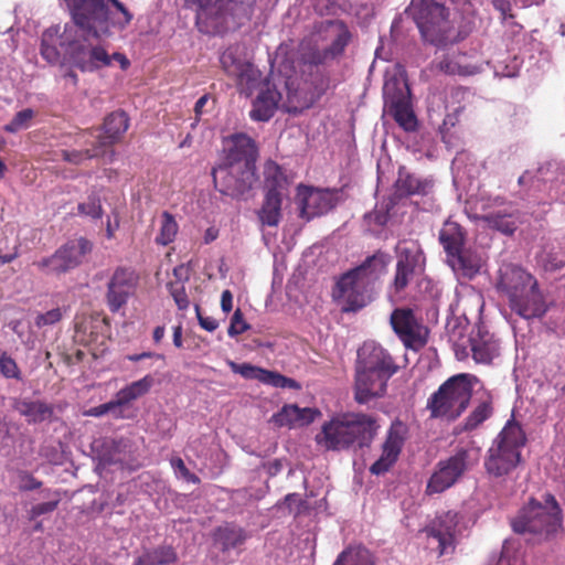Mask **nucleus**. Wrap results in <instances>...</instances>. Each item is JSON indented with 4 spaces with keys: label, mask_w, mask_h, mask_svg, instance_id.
I'll use <instances>...</instances> for the list:
<instances>
[{
    "label": "nucleus",
    "mask_w": 565,
    "mask_h": 565,
    "mask_svg": "<svg viewBox=\"0 0 565 565\" xmlns=\"http://www.w3.org/2000/svg\"><path fill=\"white\" fill-rule=\"evenodd\" d=\"M13 408L21 416H23L29 424H38L50 420L54 414L53 406L41 399H15L13 403Z\"/></svg>",
    "instance_id": "nucleus-30"
},
{
    "label": "nucleus",
    "mask_w": 565,
    "mask_h": 565,
    "mask_svg": "<svg viewBox=\"0 0 565 565\" xmlns=\"http://www.w3.org/2000/svg\"><path fill=\"white\" fill-rule=\"evenodd\" d=\"M434 181L430 178H422L401 169L395 182L396 193L401 196L426 195L431 192Z\"/></svg>",
    "instance_id": "nucleus-32"
},
{
    "label": "nucleus",
    "mask_w": 565,
    "mask_h": 565,
    "mask_svg": "<svg viewBox=\"0 0 565 565\" xmlns=\"http://www.w3.org/2000/svg\"><path fill=\"white\" fill-rule=\"evenodd\" d=\"M526 438L521 426L509 420L488 450L484 466L493 477L511 473L521 461V449Z\"/></svg>",
    "instance_id": "nucleus-9"
},
{
    "label": "nucleus",
    "mask_w": 565,
    "mask_h": 565,
    "mask_svg": "<svg viewBox=\"0 0 565 565\" xmlns=\"http://www.w3.org/2000/svg\"><path fill=\"white\" fill-rule=\"evenodd\" d=\"M333 565H374V563L367 548L350 546L340 553Z\"/></svg>",
    "instance_id": "nucleus-41"
},
{
    "label": "nucleus",
    "mask_w": 565,
    "mask_h": 565,
    "mask_svg": "<svg viewBox=\"0 0 565 565\" xmlns=\"http://www.w3.org/2000/svg\"><path fill=\"white\" fill-rule=\"evenodd\" d=\"M195 313H196V318L199 320L200 326L204 330L212 332L217 329L218 322L212 317L202 316L199 305H195Z\"/></svg>",
    "instance_id": "nucleus-62"
},
{
    "label": "nucleus",
    "mask_w": 565,
    "mask_h": 565,
    "mask_svg": "<svg viewBox=\"0 0 565 565\" xmlns=\"http://www.w3.org/2000/svg\"><path fill=\"white\" fill-rule=\"evenodd\" d=\"M478 379L468 373L449 377L427 401V409L434 418L455 420L469 405Z\"/></svg>",
    "instance_id": "nucleus-6"
},
{
    "label": "nucleus",
    "mask_w": 565,
    "mask_h": 565,
    "mask_svg": "<svg viewBox=\"0 0 565 565\" xmlns=\"http://www.w3.org/2000/svg\"><path fill=\"white\" fill-rule=\"evenodd\" d=\"M390 260V255L379 252L338 279L333 297L345 302V311H356L371 301L373 286L386 271Z\"/></svg>",
    "instance_id": "nucleus-4"
},
{
    "label": "nucleus",
    "mask_w": 565,
    "mask_h": 565,
    "mask_svg": "<svg viewBox=\"0 0 565 565\" xmlns=\"http://www.w3.org/2000/svg\"><path fill=\"white\" fill-rule=\"evenodd\" d=\"M393 330L407 348H419L425 344L423 328L411 309H396L391 316Z\"/></svg>",
    "instance_id": "nucleus-22"
},
{
    "label": "nucleus",
    "mask_w": 565,
    "mask_h": 565,
    "mask_svg": "<svg viewBox=\"0 0 565 565\" xmlns=\"http://www.w3.org/2000/svg\"><path fill=\"white\" fill-rule=\"evenodd\" d=\"M0 373L8 379L20 377V371L15 361L6 353H0Z\"/></svg>",
    "instance_id": "nucleus-57"
},
{
    "label": "nucleus",
    "mask_w": 565,
    "mask_h": 565,
    "mask_svg": "<svg viewBox=\"0 0 565 565\" xmlns=\"http://www.w3.org/2000/svg\"><path fill=\"white\" fill-rule=\"evenodd\" d=\"M428 533L429 537L437 543L439 555L451 553L455 550L456 539L460 534L459 514L447 511L438 515Z\"/></svg>",
    "instance_id": "nucleus-20"
},
{
    "label": "nucleus",
    "mask_w": 565,
    "mask_h": 565,
    "mask_svg": "<svg viewBox=\"0 0 565 565\" xmlns=\"http://www.w3.org/2000/svg\"><path fill=\"white\" fill-rule=\"evenodd\" d=\"M472 358L477 363L489 364L500 353V345L493 334L481 332L470 339Z\"/></svg>",
    "instance_id": "nucleus-31"
},
{
    "label": "nucleus",
    "mask_w": 565,
    "mask_h": 565,
    "mask_svg": "<svg viewBox=\"0 0 565 565\" xmlns=\"http://www.w3.org/2000/svg\"><path fill=\"white\" fill-rule=\"evenodd\" d=\"M93 244L84 237L71 239L49 257H43L33 265L46 275H62L78 267L92 252Z\"/></svg>",
    "instance_id": "nucleus-14"
},
{
    "label": "nucleus",
    "mask_w": 565,
    "mask_h": 565,
    "mask_svg": "<svg viewBox=\"0 0 565 565\" xmlns=\"http://www.w3.org/2000/svg\"><path fill=\"white\" fill-rule=\"evenodd\" d=\"M488 63L473 61L472 56L467 53H449L445 55L438 63L441 72L448 75L471 76L484 70Z\"/></svg>",
    "instance_id": "nucleus-27"
},
{
    "label": "nucleus",
    "mask_w": 565,
    "mask_h": 565,
    "mask_svg": "<svg viewBox=\"0 0 565 565\" xmlns=\"http://www.w3.org/2000/svg\"><path fill=\"white\" fill-rule=\"evenodd\" d=\"M388 204L376 205L373 212L365 214V221L369 224L383 226L388 221Z\"/></svg>",
    "instance_id": "nucleus-59"
},
{
    "label": "nucleus",
    "mask_w": 565,
    "mask_h": 565,
    "mask_svg": "<svg viewBox=\"0 0 565 565\" xmlns=\"http://www.w3.org/2000/svg\"><path fill=\"white\" fill-rule=\"evenodd\" d=\"M228 365L234 373L241 374L245 379H256L260 381L263 369L253 366L250 364H237L230 361Z\"/></svg>",
    "instance_id": "nucleus-58"
},
{
    "label": "nucleus",
    "mask_w": 565,
    "mask_h": 565,
    "mask_svg": "<svg viewBox=\"0 0 565 565\" xmlns=\"http://www.w3.org/2000/svg\"><path fill=\"white\" fill-rule=\"evenodd\" d=\"M97 456L104 466L106 465H125L132 456V443L130 439L105 438L100 443H96Z\"/></svg>",
    "instance_id": "nucleus-24"
},
{
    "label": "nucleus",
    "mask_w": 565,
    "mask_h": 565,
    "mask_svg": "<svg viewBox=\"0 0 565 565\" xmlns=\"http://www.w3.org/2000/svg\"><path fill=\"white\" fill-rule=\"evenodd\" d=\"M493 413L490 399L480 402L465 419L461 431H472L486 422Z\"/></svg>",
    "instance_id": "nucleus-42"
},
{
    "label": "nucleus",
    "mask_w": 565,
    "mask_h": 565,
    "mask_svg": "<svg viewBox=\"0 0 565 565\" xmlns=\"http://www.w3.org/2000/svg\"><path fill=\"white\" fill-rule=\"evenodd\" d=\"M256 156V143L250 137L244 134L232 136L226 161L212 171L218 191L232 198L246 194L257 180Z\"/></svg>",
    "instance_id": "nucleus-2"
},
{
    "label": "nucleus",
    "mask_w": 565,
    "mask_h": 565,
    "mask_svg": "<svg viewBox=\"0 0 565 565\" xmlns=\"http://www.w3.org/2000/svg\"><path fill=\"white\" fill-rule=\"evenodd\" d=\"M196 6V23L204 32H218L249 13L253 0H188Z\"/></svg>",
    "instance_id": "nucleus-11"
},
{
    "label": "nucleus",
    "mask_w": 565,
    "mask_h": 565,
    "mask_svg": "<svg viewBox=\"0 0 565 565\" xmlns=\"http://www.w3.org/2000/svg\"><path fill=\"white\" fill-rule=\"evenodd\" d=\"M405 434L406 427L403 423L395 422L392 424L380 458L370 467L371 473L380 476L388 471L398 458L404 445Z\"/></svg>",
    "instance_id": "nucleus-21"
},
{
    "label": "nucleus",
    "mask_w": 565,
    "mask_h": 565,
    "mask_svg": "<svg viewBox=\"0 0 565 565\" xmlns=\"http://www.w3.org/2000/svg\"><path fill=\"white\" fill-rule=\"evenodd\" d=\"M129 127V119L124 111H115L108 115L104 122V135H94V131L83 134V137L89 135L94 137L99 147L104 150L106 147L116 142Z\"/></svg>",
    "instance_id": "nucleus-29"
},
{
    "label": "nucleus",
    "mask_w": 565,
    "mask_h": 565,
    "mask_svg": "<svg viewBox=\"0 0 565 565\" xmlns=\"http://www.w3.org/2000/svg\"><path fill=\"white\" fill-rule=\"evenodd\" d=\"M479 449L461 448L440 460L427 483V493H441L457 483L465 472L479 461Z\"/></svg>",
    "instance_id": "nucleus-12"
},
{
    "label": "nucleus",
    "mask_w": 565,
    "mask_h": 565,
    "mask_svg": "<svg viewBox=\"0 0 565 565\" xmlns=\"http://www.w3.org/2000/svg\"><path fill=\"white\" fill-rule=\"evenodd\" d=\"M84 145H92V149L85 150H62V157L65 161L73 164H81L84 161L96 158L103 153L102 147H99L97 141H90V139H85Z\"/></svg>",
    "instance_id": "nucleus-43"
},
{
    "label": "nucleus",
    "mask_w": 565,
    "mask_h": 565,
    "mask_svg": "<svg viewBox=\"0 0 565 565\" xmlns=\"http://www.w3.org/2000/svg\"><path fill=\"white\" fill-rule=\"evenodd\" d=\"M279 73L285 77V88L287 90V102L280 105L282 99L281 93L277 90L275 86L266 83L258 93L257 97L253 103L250 110V117L257 121H268L275 114V111L281 107L287 113H296L300 102V82L296 76L289 74L287 66H280Z\"/></svg>",
    "instance_id": "nucleus-10"
},
{
    "label": "nucleus",
    "mask_w": 565,
    "mask_h": 565,
    "mask_svg": "<svg viewBox=\"0 0 565 565\" xmlns=\"http://www.w3.org/2000/svg\"><path fill=\"white\" fill-rule=\"evenodd\" d=\"M324 2H327V0H319L317 3V7H320ZM326 8H327V13L332 14V15L345 13V14L355 15L358 18H361V17H367L371 12V9L367 6H363V4L358 6V4L352 3L349 0H341V1H334V2L328 1V4L326 6Z\"/></svg>",
    "instance_id": "nucleus-40"
},
{
    "label": "nucleus",
    "mask_w": 565,
    "mask_h": 565,
    "mask_svg": "<svg viewBox=\"0 0 565 565\" xmlns=\"http://www.w3.org/2000/svg\"><path fill=\"white\" fill-rule=\"evenodd\" d=\"M320 412L316 408H300L295 404L285 405L278 413L271 416L270 422L277 427H302L311 424Z\"/></svg>",
    "instance_id": "nucleus-28"
},
{
    "label": "nucleus",
    "mask_w": 565,
    "mask_h": 565,
    "mask_svg": "<svg viewBox=\"0 0 565 565\" xmlns=\"http://www.w3.org/2000/svg\"><path fill=\"white\" fill-rule=\"evenodd\" d=\"M423 39L436 46H444L458 40L448 20L447 9L435 0H413L407 9Z\"/></svg>",
    "instance_id": "nucleus-8"
},
{
    "label": "nucleus",
    "mask_w": 565,
    "mask_h": 565,
    "mask_svg": "<svg viewBox=\"0 0 565 565\" xmlns=\"http://www.w3.org/2000/svg\"><path fill=\"white\" fill-rule=\"evenodd\" d=\"M470 218L480 220L484 222L489 227L494 228L503 234H512L516 230V217L514 215V209L511 205L490 212L486 214H470Z\"/></svg>",
    "instance_id": "nucleus-33"
},
{
    "label": "nucleus",
    "mask_w": 565,
    "mask_h": 565,
    "mask_svg": "<svg viewBox=\"0 0 565 565\" xmlns=\"http://www.w3.org/2000/svg\"><path fill=\"white\" fill-rule=\"evenodd\" d=\"M214 543L225 553L244 544L247 539L245 531L236 525L218 526L214 532Z\"/></svg>",
    "instance_id": "nucleus-37"
},
{
    "label": "nucleus",
    "mask_w": 565,
    "mask_h": 565,
    "mask_svg": "<svg viewBox=\"0 0 565 565\" xmlns=\"http://www.w3.org/2000/svg\"><path fill=\"white\" fill-rule=\"evenodd\" d=\"M220 62L224 72L234 77L238 85L250 88L259 77L258 70L241 56L238 46L227 47L222 53Z\"/></svg>",
    "instance_id": "nucleus-19"
},
{
    "label": "nucleus",
    "mask_w": 565,
    "mask_h": 565,
    "mask_svg": "<svg viewBox=\"0 0 565 565\" xmlns=\"http://www.w3.org/2000/svg\"><path fill=\"white\" fill-rule=\"evenodd\" d=\"M448 264L454 271L462 276L472 278L482 267V258L477 253L459 249L455 255L447 258Z\"/></svg>",
    "instance_id": "nucleus-35"
},
{
    "label": "nucleus",
    "mask_w": 565,
    "mask_h": 565,
    "mask_svg": "<svg viewBox=\"0 0 565 565\" xmlns=\"http://www.w3.org/2000/svg\"><path fill=\"white\" fill-rule=\"evenodd\" d=\"M297 204L300 216L307 221L328 213L334 206V195L328 190L299 185Z\"/></svg>",
    "instance_id": "nucleus-17"
},
{
    "label": "nucleus",
    "mask_w": 565,
    "mask_h": 565,
    "mask_svg": "<svg viewBox=\"0 0 565 565\" xmlns=\"http://www.w3.org/2000/svg\"><path fill=\"white\" fill-rule=\"evenodd\" d=\"M495 10L501 13L502 21L505 25H511L512 33L516 34L522 30V26L513 22V14L511 13L510 0H491Z\"/></svg>",
    "instance_id": "nucleus-50"
},
{
    "label": "nucleus",
    "mask_w": 565,
    "mask_h": 565,
    "mask_svg": "<svg viewBox=\"0 0 565 565\" xmlns=\"http://www.w3.org/2000/svg\"><path fill=\"white\" fill-rule=\"evenodd\" d=\"M487 565H520L519 562L511 557V548L508 541L504 542L499 554H492Z\"/></svg>",
    "instance_id": "nucleus-55"
},
{
    "label": "nucleus",
    "mask_w": 565,
    "mask_h": 565,
    "mask_svg": "<svg viewBox=\"0 0 565 565\" xmlns=\"http://www.w3.org/2000/svg\"><path fill=\"white\" fill-rule=\"evenodd\" d=\"M337 24L339 25V33L332 41L331 45L328 49H324L323 55H321L319 52L315 53L313 56L309 58L310 63L318 64L322 62L323 58H327L329 56L334 57L344 51V47L348 45L350 41V32L342 22H339Z\"/></svg>",
    "instance_id": "nucleus-39"
},
{
    "label": "nucleus",
    "mask_w": 565,
    "mask_h": 565,
    "mask_svg": "<svg viewBox=\"0 0 565 565\" xmlns=\"http://www.w3.org/2000/svg\"><path fill=\"white\" fill-rule=\"evenodd\" d=\"M282 192L268 190L264 203L257 212L262 226L276 227L281 220Z\"/></svg>",
    "instance_id": "nucleus-34"
},
{
    "label": "nucleus",
    "mask_w": 565,
    "mask_h": 565,
    "mask_svg": "<svg viewBox=\"0 0 565 565\" xmlns=\"http://www.w3.org/2000/svg\"><path fill=\"white\" fill-rule=\"evenodd\" d=\"M33 117L34 111L31 108L22 109L4 126V130L13 134L26 129L30 127Z\"/></svg>",
    "instance_id": "nucleus-48"
},
{
    "label": "nucleus",
    "mask_w": 565,
    "mask_h": 565,
    "mask_svg": "<svg viewBox=\"0 0 565 565\" xmlns=\"http://www.w3.org/2000/svg\"><path fill=\"white\" fill-rule=\"evenodd\" d=\"M86 416L92 417H103L109 414L114 419H126L127 415L120 411L116 398L114 397L111 401L100 404L98 406L92 407L84 413Z\"/></svg>",
    "instance_id": "nucleus-47"
},
{
    "label": "nucleus",
    "mask_w": 565,
    "mask_h": 565,
    "mask_svg": "<svg viewBox=\"0 0 565 565\" xmlns=\"http://www.w3.org/2000/svg\"><path fill=\"white\" fill-rule=\"evenodd\" d=\"M397 263L392 289L399 295L417 273L423 270L424 255L415 242L403 241L396 245Z\"/></svg>",
    "instance_id": "nucleus-15"
},
{
    "label": "nucleus",
    "mask_w": 565,
    "mask_h": 565,
    "mask_svg": "<svg viewBox=\"0 0 565 565\" xmlns=\"http://www.w3.org/2000/svg\"><path fill=\"white\" fill-rule=\"evenodd\" d=\"M510 307L524 319L542 317L547 310L546 302L536 281L525 292H521V295L510 301Z\"/></svg>",
    "instance_id": "nucleus-25"
},
{
    "label": "nucleus",
    "mask_w": 565,
    "mask_h": 565,
    "mask_svg": "<svg viewBox=\"0 0 565 565\" xmlns=\"http://www.w3.org/2000/svg\"><path fill=\"white\" fill-rule=\"evenodd\" d=\"M285 381H286V376L281 375L279 373L267 371V370H263V372H262L260 382H263L265 384L271 385L274 387L285 388Z\"/></svg>",
    "instance_id": "nucleus-61"
},
{
    "label": "nucleus",
    "mask_w": 565,
    "mask_h": 565,
    "mask_svg": "<svg viewBox=\"0 0 565 565\" xmlns=\"http://www.w3.org/2000/svg\"><path fill=\"white\" fill-rule=\"evenodd\" d=\"M177 561V554L171 546H159L145 552L134 565H168Z\"/></svg>",
    "instance_id": "nucleus-38"
},
{
    "label": "nucleus",
    "mask_w": 565,
    "mask_h": 565,
    "mask_svg": "<svg viewBox=\"0 0 565 565\" xmlns=\"http://www.w3.org/2000/svg\"><path fill=\"white\" fill-rule=\"evenodd\" d=\"M519 66L516 63H513L512 65H505L504 67L495 66L494 67V74L497 76L502 77H513L518 75Z\"/></svg>",
    "instance_id": "nucleus-63"
},
{
    "label": "nucleus",
    "mask_w": 565,
    "mask_h": 565,
    "mask_svg": "<svg viewBox=\"0 0 565 565\" xmlns=\"http://www.w3.org/2000/svg\"><path fill=\"white\" fill-rule=\"evenodd\" d=\"M377 430L372 416L349 413L324 423L316 441L328 450L369 447Z\"/></svg>",
    "instance_id": "nucleus-5"
},
{
    "label": "nucleus",
    "mask_w": 565,
    "mask_h": 565,
    "mask_svg": "<svg viewBox=\"0 0 565 565\" xmlns=\"http://www.w3.org/2000/svg\"><path fill=\"white\" fill-rule=\"evenodd\" d=\"M542 264L547 271H557L565 266V256L561 252L547 253L542 257Z\"/></svg>",
    "instance_id": "nucleus-56"
},
{
    "label": "nucleus",
    "mask_w": 565,
    "mask_h": 565,
    "mask_svg": "<svg viewBox=\"0 0 565 565\" xmlns=\"http://www.w3.org/2000/svg\"><path fill=\"white\" fill-rule=\"evenodd\" d=\"M45 502L34 504L28 512L30 520H35L41 515L52 513L60 503V494L56 491L45 490L42 492Z\"/></svg>",
    "instance_id": "nucleus-46"
},
{
    "label": "nucleus",
    "mask_w": 565,
    "mask_h": 565,
    "mask_svg": "<svg viewBox=\"0 0 565 565\" xmlns=\"http://www.w3.org/2000/svg\"><path fill=\"white\" fill-rule=\"evenodd\" d=\"M536 31H534L530 38V41L527 43L529 51L531 52V57L533 58L535 56V53L539 54V62L548 63L551 61V51L548 47L543 44L541 41H539L535 38Z\"/></svg>",
    "instance_id": "nucleus-54"
},
{
    "label": "nucleus",
    "mask_w": 565,
    "mask_h": 565,
    "mask_svg": "<svg viewBox=\"0 0 565 565\" xmlns=\"http://www.w3.org/2000/svg\"><path fill=\"white\" fill-rule=\"evenodd\" d=\"M383 95L395 121L406 131L416 130L417 119L409 102V87L402 72L386 75Z\"/></svg>",
    "instance_id": "nucleus-13"
},
{
    "label": "nucleus",
    "mask_w": 565,
    "mask_h": 565,
    "mask_svg": "<svg viewBox=\"0 0 565 565\" xmlns=\"http://www.w3.org/2000/svg\"><path fill=\"white\" fill-rule=\"evenodd\" d=\"M444 109H445V118H444V125L445 126H455L456 121H457V115L459 114V111L461 110V107L460 106H457V107H454L450 111L449 109V106L448 104H446L444 106Z\"/></svg>",
    "instance_id": "nucleus-64"
},
{
    "label": "nucleus",
    "mask_w": 565,
    "mask_h": 565,
    "mask_svg": "<svg viewBox=\"0 0 565 565\" xmlns=\"http://www.w3.org/2000/svg\"><path fill=\"white\" fill-rule=\"evenodd\" d=\"M154 384V377L147 374L143 377L134 381L121 387L115 395L117 404L125 415L126 419H132L136 416L132 403L147 395Z\"/></svg>",
    "instance_id": "nucleus-26"
},
{
    "label": "nucleus",
    "mask_w": 565,
    "mask_h": 565,
    "mask_svg": "<svg viewBox=\"0 0 565 565\" xmlns=\"http://www.w3.org/2000/svg\"><path fill=\"white\" fill-rule=\"evenodd\" d=\"M536 280L522 267L513 264H503L499 269L495 284L497 290L504 295L509 302L515 299L521 292H525Z\"/></svg>",
    "instance_id": "nucleus-18"
},
{
    "label": "nucleus",
    "mask_w": 565,
    "mask_h": 565,
    "mask_svg": "<svg viewBox=\"0 0 565 565\" xmlns=\"http://www.w3.org/2000/svg\"><path fill=\"white\" fill-rule=\"evenodd\" d=\"M72 22L62 32L51 26L42 34L41 54L51 64L62 57L82 72H93L110 64V55L99 43L124 30L134 14L119 0H65Z\"/></svg>",
    "instance_id": "nucleus-1"
},
{
    "label": "nucleus",
    "mask_w": 565,
    "mask_h": 565,
    "mask_svg": "<svg viewBox=\"0 0 565 565\" xmlns=\"http://www.w3.org/2000/svg\"><path fill=\"white\" fill-rule=\"evenodd\" d=\"M66 311V308L57 307L44 313H38L34 319V323L40 329L44 327L54 326L62 320Z\"/></svg>",
    "instance_id": "nucleus-49"
},
{
    "label": "nucleus",
    "mask_w": 565,
    "mask_h": 565,
    "mask_svg": "<svg viewBox=\"0 0 565 565\" xmlns=\"http://www.w3.org/2000/svg\"><path fill=\"white\" fill-rule=\"evenodd\" d=\"M136 285L134 271L126 268H117L108 282L107 305L111 312L122 308L132 295Z\"/></svg>",
    "instance_id": "nucleus-23"
},
{
    "label": "nucleus",
    "mask_w": 565,
    "mask_h": 565,
    "mask_svg": "<svg viewBox=\"0 0 565 565\" xmlns=\"http://www.w3.org/2000/svg\"><path fill=\"white\" fill-rule=\"evenodd\" d=\"M78 212L81 214L87 215L92 218L102 217L103 210H102L99 196L96 195L95 193H92L88 196L87 202L78 204Z\"/></svg>",
    "instance_id": "nucleus-52"
},
{
    "label": "nucleus",
    "mask_w": 565,
    "mask_h": 565,
    "mask_svg": "<svg viewBox=\"0 0 565 565\" xmlns=\"http://www.w3.org/2000/svg\"><path fill=\"white\" fill-rule=\"evenodd\" d=\"M248 328L249 326L245 322L242 311L239 309H236L234 315L232 316L231 324L227 330L228 335L232 338L236 337L245 332Z\"/></svg>",
    "instance_id": "nucleus-60"
},
{
    "label": "nucleus",
    "mask_w": 565,
    "mask_h": 565,
    "mask_svg": "<svg viewBox=\"0 0 565 565\" xmlns=\"http://www.w3.org/2000/svg\"><path fill=\"white\" fill-rule=\"evenodd\" d=\"M179 226L172 214L163 212L160 217V231L156 237V243L159 245H168L172 243L177 236Z\"/></svg>",
    "instance_id": "nucleus-45"
},
{
    "label": "nucleus",
    "mask_w": 565,
    "mask_h": 565,
    "mask_svg": "<svg viewBox=\"0 0 565 565\" xmlns=\"http://www.w3.org/2000/svg\"><path fill=\"white\" fill-rule=\"evenodd\" d=\"M264 177L267 191L275 189L282 192L287 179L280 166L271 160L267 161L264 167Z\"/></svg>",
    "instance_id": "nucleus-44"
},
{
    "label": "nucleus",
    "mask_w": 565,
    "mask_h": 565,
    "mask_svg": "<svg viewBox=\"0 0 565 565\" xmlns=\"http://www.w3.org/2000/svg\"><path fill=\"white\" fill-rule=\"evenodd\" d=\"M168 290L180 310H185L190 301L185 291L184 284L181 281H171L168 284Z\"/></svg>",
    "instance_id": "nucleus-51"
},
{
    "label": "nucleus",
    "mask_w": 565,
    "mask_h": 565,
    "mask_svg": "<svg viewBox=\"0 0 565 565\" xmlns=\"http://www.w3.org/2000/svg\"><path fill=\"white\" fill-rule=\"evenodd\" d=\"M171 468L173 469V472L177 478L183 479L186 482L190 483H200V478L192 473L186 467L184 461L179 457H173L170 459Z\"/></svg>",
    "instance_id": "nucleus-53"
},
{
    "label": "nucleus",
    "mask_w": 565,
    "mask_h": 565,
    "mask_svg": "<svg viewBox=\"0 0 565 565\" xmlns=\"http://www.w3.org/2000/svg\"><path fill=\"white\" fill-rule=\"evenodd\" d=\"M519 184L546 191L552 198L565 202V166L548 163L535 173L526 171L519 178Z\"/></svg>",
    "instance_id": "nucleus-16"
},
{
    "label": "nucleus",
    "mask_w": 565,
    "mask_h": 565,
    "mask_svg": "<svg viewBox=\"0 0 565 565\" xmlns=\"http://www.w3.org/2000/svg\"><path fill=\"white\" fill-rule=\"evenodd\" d=\"M542 501L531 499L512 521L516 533L548 537L562 526V510L554 495L545 493Z\"/></svg>",
    "instance_id": "nucleus-7"
},
{
    "label": "nucleus",
    "mask_w": 565,
    "mask_h": 565,
    "mask_svg": "<svg viewBox=\"0 0 565 565\" xmlns=\"http://www.w3.org/2000/svg\"><path fill=\"white\" fill-rule=\"evenodd\" d=\"M398 366L381 345L364 343L358 351L355 366V399L365 404L385 394L388 380Z\"/></svg>",
    "instance_id": "nucleus-3"
},
{
    "label": "nucleus",
    "mask_w": 565,
    "mask_h": 565,
    "mask_svg": "<svg viewBox=\"0 0 565 565\" xmlns=\"http://www.w3.org/2000/svg\"><path fill=\"white\" fill-rule=\"evenodd\" d=\"M439 242L448 258L451 255H455L459 249L463 248L465 232L457 222L448 220L444 223L439 232Z\"/></svg>",
    "instance_id": "nucleus-36"
}]
</instances>
